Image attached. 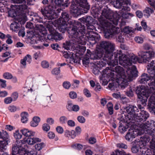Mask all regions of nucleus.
Here are the masks:
<instances>
[{"instance_id":"8","label":"nucleus","mask_w":155,"mask_h":155,"mask_svg":"<svg viewBox=\"0 0 155 155\" xmlns=\"http://www.w3.org/2000/svg\"><path fill=\"white\" fill-rule=\"evenodd\" d=\"M110 3L113 5L114 7L116 8H122V10L125 11H130V6L134 10L137 9V6L135 4L131 5L130 0H110Z\"/></svg>"},{"instance_id":"50","label":"nucleus","mask_w":155,"mask_h":155,"mask_svg":"<svg viewBox=\"0 0 155 155\" xmlns=\"http://www.w3.org/2000/svg\"><path fill=\"white\" fill-rule=\"evenodd\" d=\"M10 28L12 30L15 31L18 28V26L16 23L14 22L11 24L10 25Z\"/></svg>"},{"instance_id":"34","label":"nucleus","mask_w":155,"mask_h":155,"mask_svg":"<svg viewBox=\"0 0 155 155\" xmlns=\"http://www.w3.org/2000/svg\"><path fill=\"white\" fill-rule=\"evenodd\" d=\"M41 140L37 138H28L27 140V142L30 145L33 144L37 142H40Z\"/></svg>"},{"instance_id":"32","label":"nucleus","mask_w":155,"mask_h":155,"mask_svg":"<svg viewBox=\"0 0 155 155\" xmlns=\"http://www.w3.org/2000/svg\"><path fill=\"white\" fill-rule=\"evenodd\" d=\"M77 54V51H76L75 53H72V56L67 61L70 63L74 64L75 65L77 64L78 62V56Z\"/></svg>"},{"instance_id":"37","label":"nucleus","mask_w":155,"mask_h":155,"mask_svg":"<svg viewBox=\"0 0 155 155\" xmlns=\"http://www.w3.org/2000/svg\"><path fill=\"white\" fill-rule=\"evenodd\" d=\"M113 96L114 97L117 99H118L119 98H120V100L122 101L123 104L125 103L126 102V100L127 98L125 97H121L120 94L117 93H113Z\"/></svg>"},{"instance_id":"9","label":"nucleus","mask_w":155,"mask_h":155,"mask_svg":"<svg viewBox=\"0 0 155 155\" xmlns=\"http://www.w3.org/2000/svg\"><path fill=\"white\" fill-rule=\"evenodd\" d=\"M138 109L136 106L131 105L124 107V111L127 113L124 115L126 123L129 125H132V123H134L133 120L135 118V117L138 113Z\"/></svg>"},{"instance_id":"11","label":"nucleus","mask_w":155,"mask_h":155,"mask_svg":"<svg viewBox=\"0 0 155 155\" xmlns=\"http://www.w3.org/2000/svg\"><path fill=\"white\" fill-rule=\"evenodd\" d=\"M149 117V114L148 113L145 111H141V112H140L139 113H137V115H136V116L135 117V119L133 120L134 123H132V125L133 124L136 123L137 122V124L140 125L139 127L140 128H141L144 131L145 133V134H147V131L146 130H147V129L146 128H143L141 126V125L143 124H148V122H150L153 123V121H147V122H146L144 123V122Z\"/></svg>"},{"instance_id":"61","label":"nucleus","mask_w":155,"mask_h":155,"mask_svg":"<svg viewBox=\"0 0 155 155\" xmlns=\"http://www.w3.org/2000/svg\"><path fill=\"white\" fill-rule=\"evenodd\" d=\"M50 129L49 126L47 124H44L43 126V130L46 131H48Z\"/></svg>"},{"instance_id":"51","label":"nucleus","mask_w":155,"mask_h":155,"mask_svg":"<svg viewBox=\"0 0 155 155\" xmlns=\"http://www.w3.org/2000/svg\"><path fill=\"white\" fill-rule=\"evenodd\" d=\"M84 94L86 97H89L91 96V94L90 93L89 91L87 89H84Z\"/></svg>"},{"instance_id":"23","label":"nucleus","mask_w":155,"mask_h":155,"mask_svg":"<svg viewBox=\"0 0 155 155\" xmlns=\"http://www.w3.org/2000/svg\"><path fill=\"white\" fill-rule=\"evenodd\" d=\"M18 154L19 155H28L22 147L19 145L14 146L12 148V155H16Z\"/></svg>"},{"instance_id":"46","label":"nucleus","mask_w":155,"mask_h":155,"mask_svg":"<svg viewBox=\"0 0 155 155\" xmlns=\"http://www.w3.org/2000/svg\"><path fill=\"white\" fill-rule=\"evenodd\" d=\"M150 147L151 148H153L154 150L153 155H155V139L153 138L150 142Z\"/></svg>"},{"instance_id":"15","label":"nucleus","mask_w":155,"mask_h":155,"mask_svg":"<svg viewBox=\"0 0 155 155\" xmlns=\"http://www.w3.org/2000/svg\"><path fill=\"white\" fill-rule=\"evenodd\" d=\"M41 12L43 15L49 19H53L57 17L56 14L54 12V6L51 5L47 7L41 8Z\"/></svg>"},{"instance_id":"42","label":"nucleus","mask_w":155,"mask_h":155,"mask_svg":"<svg viewBox=\"0 0 155 155\" xmlns=\"http://www.w3.org/2000/svg\"><path fill=\"white\" fill-rule=\"evenodd\" d=\"M71 45V43L69 41H66L63 44V47L67 50H68L70 49Z\"/></svg>"},{"instance_id":"60","label":"nucleus","mask_w":155,"mask_h":155,"mask_svg":"<svg viewBox=\"0 0 155 155\" xmlns=\"http://www.w3.org/2000/svg\"><path fill=\"white\" fill-rule=\"evenodd\" d=\"M71 84L69 82L65 81L63 84V87L66 89L69 88L71 86Z\"/></svg>"},{"instance_id":"14","label":"nucleus","mask_w":155,"mask_h":155,"mask_svg":"<svg viewBox=\"0 0 155 155\" xmlns=\"http://www.w3.org/2000/svg\"><path fill=\"white\" fill-rule=\"evenodd\" d=\"M69 34L71 37L72 44L71 49L73 50H77L78 48V27L77 26L73 25L68 30Z\"/></svg>"},{"instance_id":"19","label":"nucleus","mask_w":155,"mask_h":155,"mask_svg":"<svg viewBox=\"0 0 155 155\" xmlns=\"http://www.w3.org/2000/svg\"><path fill=\"white\" fill-rule=\"evenodd\" d=\"M148 124H143L141 126L143 128H147L146 130L147 134L150 137V139L155 138V121H153V123L148 122Z\"/></svg>"},{"instance_id":"13","label":"nucleus","mask_w":155,"mask_h":155,"mask_svg":"<svg viewBox=\"0 0 155 155\" xmlns=\"http://www.w3.org/2000/svg\"><path fill=\"white\" fill-rule=\"evenodd\" d=\"M102 15L106 19H109L111 23L117 25L121 17L117 13H114L110 9L104 8L102 11Z\"/></svg>"},{"instance_id":"58","label":"nucleus","mask_w":155,"mask_h":155,"mask_svg":"<svg viewBox=\"0 0 155 155\" xmlns=\"http://www.w3.org/2000/svg\"><path fill=\"white\" fill-rule=\"evenodd\" d=\"M136 14L137 17L139 18H141L143 16V13L142 12L140 11H137L136 12Z\"/></svg>"},{"instance_id":"22","label":"nucleus","mask_w":155,"mask_h":155,"mask_svg":"<svg viewBox=\"0 0 155 155\" xmlns=\"http://www.w3.org/2000/svg\"><path fill=\"white\" fill-rule=\"evenodd\" d=\"M147 106L150 112L155 115V95L150 96L148 99Z\"/></svg>"},{"instance_id":"18","label":"nucleus","mask_w":155,"mask_h":155,"mask_svg":"<svg viewBox=\"0 0 155 155\" xmlns=\"http://www.w3.org/2000/svg\"><path fill=\"white\" fill-rule=\"evenodd\" d=\"M90 8V5L87 0H78V16L87 13Z\"/></svg>"},{"instance_id":"43","label":"nucleus","mask_w":155,"mask_h":155,"mask_svg":"<svg viewBox=\"0 0 155 155\" xmlns=\"http://www.w3.org/2000/svg\"><path fill=\"white\" fill-rule=\"evenodd\" d=\"M22 134L26 137H29L32 135L31 132L27 129H25L21 130Z\"/></svg>"},{"instance_id":"35","label":"nucleus","mask_w":155,"mask_h":155,"mask_svg":"<svg viewBox=\"0 0 155 155\" xmlns=\"http://www.w3.org/2000/svg\"><path fill=\"white\" fill-rule=\"evenodd\" d=\"M31 56L28 54L23 59L21 60V63L24 65H25L26 64V62L27 61L28 63L31 62Z\"/></svg>"},{"instance_id":"45","label":"nucleus","mask_w":155,"mask_h":155,"mask_svg":"<svg viewBox=\"0 0 155 155\" xmlns=\"http://www.w3.org/2000/svg\"><path fill=\"white\" fill-rule=\"evenodd\" d=\"M134 40L137 43L139 44L142 43L143 41V38L139 36L136 37L134 38Z\"/></svg>"},{"instance_id":"4","label":"nucleus","mask_w":155,"mask_h":155,"mask_svg":"<svg viewBox=\"0 0 155 155\" xmlns=\"http://www.w3.org/2000/svg\"><path fill=\"white\" fill-rule=\"evenodd\" d=\"M109 69L114 74V72L116 73V75H114V79H116V82L120 85L122 89H124L128 86L129 83L127 78L128 77L125 75L124 70L122 67L117 66L114 68L112 69L110 67V69Z\"/></svg>"},{"instance_id":"41","label":"nucleus","mask_w":155,"mask_h":155,"mask_svg":"<svg viewBox=\"0 0 155 155\" xmlns=\"http://www.w3.org/2000/svg\"><path fill=\"white\" fill-rule=\"evenodd\" d=\"M46 28L49 31L50 33V34H52L53 33H54L55 30L53 28L52 25L49 24H46Z\"/></svg>"},{"instance_id":"59","label":"nucleus","mask_w":155,"mask_h":155,"mask_svg":"<svg viewBox=\"0 0 155 155\" xmlns=\"http://www.w3.org/2000/svg\"><path fill=\"white\" fill-rule=\"evenodd\" d=\"M41 65L44 68H47L48 67L49 64L47 61H45L42 62Z\"/></svg>"},{"instance_id":"57","label":"nucleus","mask_w":155,"mask_h":155,"mask_svg":"<svg viewBox=\"0 0 155 155\" xmlns=\"http://www.w3.org/2000/svg\"><path fill=\"white\" fill-rule=\"evenodd\" d=\"M96 142V139L94 137H91L89 139V142L91 144H94Z\"/></svg>"},{"instance_id":"27","label":"nucleus","mask_w":155,"mask_h":155,"mask_svg":"<svg viewBox=\"0 0 155 155\" xmlns=\"http://www.w3.org/2000/svg\"><path fill=\"white\" fill-rule=\"evenodd\" d=\"M52 34H50L48 36L47 38L49 40H60L62 38L61 36L58 32H56V31L54 33Z\"/></svg>"},{"instance_id":"56","label":"nucleus","mask_w":155,"mask_h":155,"mask_svg":"<svg viewBox=\"0 0 155 155\" xmlns=\"http://www.w3.org/2000/svg\"><path fill=\"white\" fill-rule=\"evenodd\" d=\"M86 120L84 117L82 116H78V121L81 123H84L85 122Z\"/></svg>"},{"instance_id":"55","label":"nucleus","mask_w":155,"mask_h":155,"mask_svg":"<svg viewBox=\"0 0 155 155\" xmlns=\"http://www.w3.org/2000/svg\"><path fill=\"white\" fill-rule=\"evenodd\" d=\"M125 55H124L122 53H121V54H119V56L118 57V60H119V62H124L125 60Z\"/></svg>"},{"instance_id":"3","label":"nucleus","mask_w":155,"mask_h":155,"mask_svg":"<svg viewBox=\"0 0 155 155\" xmlns=\"http://www.w3.org/2000/svg\"><path fill=\"white\" fill-rule=\"evenodd\" d=\"M92 32L89 33L85 35V31L84 33L82 34L80 33L78 35V59H80L81 57H79L80 55H83L86 50V47L84 46L87 41H94L93 43H95L99 41L100 37L98 34H97L96 36L92 35Z\"/></svg>"},{"instance_id":"31","label":"nucleus","mask_w":155,"mask_h":155,"mask_svg":"<svg viewBox=\"0 0 155 155\" xmlns=\"http://www.w3.org/2000/svg\"><path fill=\"white\" fill-rule=\"evenodd\" d=\"M123 31L128 37L131 36L134 32V31L132 28L129 26L125 27L123 29Z\"/></svg>"},{"instance_id":"2","label":"nucleus","mask_w":155,"mask_h":155,"mask_svg":"<svg viewBox=\"0 0 155 155\" xmlns=\"http://www.w3.org/2000/svg\"><path fill=\"white\" fill-rule=\"evenodd\" d=\"M147 71L149 74L143 73L139 78V82L146 87H150L149 90L155 91V60H152L147 65Z\"/></svg>"},{"instance_id":"48","label":"nucleus","mask_w":155,"mask_h":155,"mask_svg":"<svg viewBox=\"0 0 155 155\" xmlns=\"http://www.w3.org/2000/svg\"><path fill=\"white\" fill-rule=\"evenodd\" d=\"M54 2L55 4L58 6H63L64 4L62 0H55Z\"/></svg>"},{"instance_id":"24","label":"nucleus","mask_w":155,"mask_h":155,"mask_svg":"<svg viewBox=\"0 0 155 155\" xmlns=\"http://www.w3.org/2000/svg\"><path fill=\"white\" fill-rule=\"evenodd\" d=\"M7 135L4 137L3 135L0 137V152H4L6 149V145L8 144V137Z\"/></svg>"},{"instance_id":"7","label":"nucleus","mask_w":155,"mask_h":155,"mask_svg":"<svg viewBox=\"0 0 155 155\" xmlns=\"http://www.w3.org/2000/svg\"><path fill=\"white\" fill-rule=\"evenodd\" d=\"M140 58H137L135 56H132L129 59V63L131 64L132 63L135 64L137 61L139 63H147L154 56V52L152 51H140L139 53Z\"/></svg>"},{"instance_id":"6","label":"nucleus","mask_w":155,"mask_h":155,"mask_svg":"<svg viewBox=\"0 0 155 155\" xmlns=\"http://www.w3.org/2000/svg\"><path fill=\"white\" fill-rule=\"evenodd\" d=\"M145 86H137L135 90L138 99V101L143 106L147 105V99L150 94L154 93L155 91L145 89Z\"/></svg>"},{"instance_id":"53","label":"nucleus","mask_w":155,"mask_h":155,"mask_svg":"<svg viewBox=\"0 0 155 155\" xmlns=\"http://www.w3.org/2000/svg\"><path fill=\"white\" fill-rule=\"evenodd\" d=\"M100 69L96 66L94 67L92 70L93 73L95 75L98 74L100 71L99 70Z\"/></svg>"},{"instance_id":"62","label":"nucleus","mask_w":155,"mask_h":155,"mask_svg":"<svg viewBox=\"0 0 155 155\" xmlns=\"http://www.w3.org/2000/svg\"><path fill=\"white\" fill-rule=\"evenodd\" d=\"M70 97L72 99L77 97V94L76 93L74 92H71L69 94Z\"/></svg>"},{"instance_id":"17","label":"nucleus","mask_w":155,"mask_h":155,"mask_svg":"<svg viewBox=\"0 0 155 155\" xmlns=\"http://www.w3.org/2000/svg\"><path fill=\"white\" fill-rule=\"evenodd\" d=\"M43 30H39V32L38 31H36L34 32L32 31H30L27 32L26 34V37L27 38L31 41L32 42L31 43H37L36 39L37 38H39V37H42L46 33V31L44 30V28H43Z\"/></svg>"},{"instance_id":"52","label":"nucleus","mask_w":155,"mask_h":155,"mask_svg":"<svg viewBox=\"0 0 155 155\" xmlns=\"http://www.w3.org/2000/svg\"><path fill=\"white\" fill-rule=\"evenodd\" d=\"M117 146L120 148H124L127 149V146L126 144L123 143H119L117 144Z\"/></svg>"},{"instance_id":"28","label":"nucleus","mask_w":155,"mask_h":155,"mask_svg":"<svg viewBox=\"0 0 155 155\" xmlns=\"http://www.w3.org/2000/svg\"><path fill=\"white\" fill-rule=\"evenodd\" d=\"M125 122H126L125 119L124 120V121L122 120H120L119 123V126L118 127V130L121 133H123L125 132L126 131L127 129L128 128L129 125L125 124L124 125Z\"/></svg>"},{"instance_id":"5","label":"nucleus","mask_w":155,"mask_h":155,"mask_svg":"<svg viewBox=\"0 0 155 155\" xmlns=\"http://www.w3.org/2000/svg\"><path fill=\"white\" fill-rule=\"evenodd\" d=\"M112 23L107 21L100 22L101 29L104 31V35L106 38H110L119 32V28L113 25Z\"/></svg>"},{"instance_id":"39","label":"nucleus","mask_w":155,"mask_h":155,"mask_svg":"<svg viewBox=\"0 0 155 155\" xmlns=\"http://www.w3.org/2000/svg\"><path fill=\"white\" fill-rule=\"evenodd\" d=\"M114 155H131L130 153L126 154V153L122 149L117 150L115 151Z\"/></svg>"},{"instance_id":"63","label":"nucleus","mask_w":155,"mask_h":155,"mask_svg":"<svg viewBox=\"0 0 155 155\" xmlns=\"http://www.w3.org/2000/svg\"><path fill=\"white\" fill-rule=\"evenodd\" d=\"M35 149L39 150L42 148V145L41 143H38L35 145Z\"/></svg>"},{"instance_id":"54","label":"nucleus","mask_w":155,"mask_h":155,"mask_svg":"<svg viewBox=\"0 0 155 155\" xmlns=\"http://www.w3.org/2000/svg\"><path fill=\"white\" fill-rule=\"evenodd\" d=\"M126 94L129 97H132L134 95L133 91L131 89H130L128 91H127Z\"/></svg>"},{"instance_id":"47","label":"nucleus","mask_w":155,"mask_h":155,"mask_svg":"<svg viewBox=\"0 0 155 155\" xmlns=\"http://www.w3.org/2000/svg\"><path fill=\"white\" fill-rule=\"evenodd\" d=\"M82 64L84 65L88 64L90 62L89 58L87 57L84 58L82 59Z\"/></svg>"},{"instance_id":"33","label":"nucleus","mask_w":155,"mask_h":155,"mask_svg":"<svg viewBox=\"0 0 155 155\" xmlns=\"http://www.w3.org/2000/svg\"><path fill=\"white\" fill-rule=\"evenodd\" d=\"M154 12L153 8H151L148 7H146L145 9L143 11L144 16L147 18L150 16V15Z\"/></svg>"},{"instance_id":"10","label":"nucleus","mask_w":155,"mask_h":155,"mask_svg":"<svg viewBox=\"0 0 155 155\" xmlns=\"http://www.w3.org/2000/svg\"><path fill=\"white\" fill-rule=\"evenodd\" d=\"M78 20L81 22L78 21V35L80 33L82 34L84 33L86 31V26L88 29H91V27H93L92 25L93 18L91 16L87 17L86 18L83 17L79 18Z\"/></svg>"},{"instance_id":"38","label":"nucleus","mask_w":155,"mask_h":155,"mask_svg":"<svg viewBox=\"0 0 155 155\" xmlns=\"http://www.w3.org/2000/svg\"><path fill=\"white\" fill-rule=\"evenodd\" d=\"M108 61H97V64H96V66L101 69V68L105 66L106 65V62H107Z\"/></svg>"},{"instance_id":"30","label":"nucleus","mask_w":155,"mask_h":155,"mask_svg":"<svg viewBox=\"0 0 155 155\" xmlns=\"http://www.w3.org/2000/svg\"><path fill=\"white\" fill-rule=\"evenodd\" d=\"M71 14L74 16H78V6L75 2H72L70 10Z\"/></svg>"},{"instance_id":"1","label":"nucleus","mask_w":155,"mask_h":155,"mask_svg":"<svg viewBox=\"0 0 155 155\" xmlns=\"http://www.w3.org/2000/svg\"><path fill=\"white\" fill-rule=\"evenodd\" d=\"M100 48L91 52L89 50H87V56L91 59H100L103 57L105 52L103 60L106 61L111 59L113 57L112 52L115 49L114 45L109 42L103 41L100 44Z\"/></svg>"},{"instance_id":"36","label":"nucleus","mask_w":155,"mask_h":155,"mask_svg":"<svg viewBox=\"0 0 155 155\" xmlns=\"http://www.w3.org/2000/svg\"><path fill=\"white\" fill-rule=\"evenodd\" d=\"M120 30H119V32L117 33L116 35H117L116 36V39L118 42L120 43H123L124 41V36L122 35L121 34H119Z\"/></svg>"},{"instance_id":"12","label":"nucleus","mask_w":155,"mask_h":155,"mask_svg":"<svg viewBox=\"0 0 155 155\" xmlns=\"http://www.w3.org/2000/svg\"><path fill=\"white\" fill-rule=\"evenodd\" d=\"M140 140H135L134 141L131 148L132 153H136L139 151V149H141L144 147L150 141V137L147 134H145L141 137Z\"/></svg>"},{"instance_id":"29","label":"nucleus","mask_w":155,"mask_h":155,"mask_svg":"<svg viewBox=\"0 0 155 155\" xmlns=\"http://www.w3.org/2000/svg\"><path fill=\"white\" fill-rule=\"evenodd\" d=\"M136 134H135L134 131L129 130L125 135V138L126 140L128 141L131 142L136 137Z\"/></svg>"},{"instance_id":"26","label":"nucleus","mask_w":155,"mask_h":155,"mask_svg":"<svg viewBox=\"0 0 155 155\" xmlns=\"http://www.w3.org/2000/svg\"><path fill=\"white\" fill-rule=\"evenodd\" d=\"M121 51H120L119 52L117 51L116 52H114L113 54V52H112L113 57L111 59L109 60L108 61H110L111 63L112 62V66H114V65L117 64L118 63V57L119 54H121Z\"/></svg>"},{"instance_id":"20","label":"nucleus","mask_w":155,"mask_h":155,"mask_svg":"<svg viewBox=\"0 0 155 155\" xmlns=\"http://www.w3.org/2000/svg\"><path fill=\"white\" fill-rule=\"evenodd\" d=\"M12 2L18 4H22L18 5H14L13 8H15L16 12L18 13L24 12L28 8V6L26 5V1L25 0H12Z\"/></svg>"},{"instance_id":"40","label":"nucleus","mask_w":155,"mask_h":155,"mask_svg":"<svg viewBox=\"0 0 155 155\" xmlns=\"http://www.w3.org/2000/svg\"><path fill=\"white\" fill-rule=\"evenodd\" d=\"M21 120L22 123H25L28 120V114L26 112H23L21 113Z\"/></svg>"},{"instance_id":"25","label":"nucleus","mask_w":155,"mask_h":155,"mask_svg":"<svg viewBox=\"0 0 155 155\" xmlns=\"http://www.w3.org/2000/svg\"><path fill=\"white\" fill-rule=\"evenodd\" d=\"M127 72L128 75L127 76V78L128 83L129 80H130V78L136 77H137L138 72L136 67L135 65L132 66L131 68H129L127 69Z\"/></svg>"},{"instance_id":"44","label":"nucleus","mask_w":155,"mask_h":155,"mask_svg":"<svg viewBox=\"0 0 155 155\" xmlns=\"http://www.w3.org/2000/svg\"><path fill=\"white\" fill-rule=\"evenodd\" d=\"M14 5H12V9L10 10L8 12V14L11 17L15 16L16 15V10L15 8H13V6Z\"/></svg>"},{"instance_id":"16","label":"nucleus","mask_w":155,"mask_h":155,"mask_svg":"<svg viewBox=\"0 0 155 155\" xmlns=\"http://www.w3.org/2000/svg\"><path fill=\"white\" fill-rule=\"evenodd\" d=\"M102 76L101 78L102 80V84L104 85H107L110 80H114V74L111 72L108 67L104 69Z\"/></svg>"},{"instance_id":"64","label":"nucleus","mask_w":155,"mask_h":155,"mask_svg":"<svg viewBox=\"0 0 155 155\" xmlns=\"http://www.w3.org/2000/svg\"><path fill=\"white\" fill-rule=\"evenodd\" d=\"M148 2L155 10V0H148Z\"/></svg>"},{"instance_id":"49","label":"nucleus","mask_w":155,"mask_h":155,"mask_svg":"<svg viewBox=\"0 0 155 155\" xmlns=\"http://www.w3.org/2000/svg\"><path fill=\"white\" fill-rule=\"evenodd\" d=\"M3 77L5 79H11L13 77L12 75L9 73L6 72L3 74Z\"/></svg>"},{"instance_id":"21","label":"nucleus","mask_w":155,"mask_h":155,"mask_svg":"<svg viewBox=\"0 0 155 155\" xmlns=\"http://www.w3.org/2000/svg\"><path fill=\"white\" fill-rule=\"evenodd\" d=\"M69 17L68 14L66 12H64L62 14V18L60 20V24L59 25L58 28L60 31L62 33H64L67 29L66 21L68 20Z\"/></svg>"}]
</instances>
